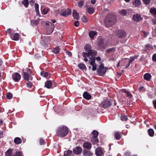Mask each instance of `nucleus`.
<instances>
[{
  "instance_id": "1",
  "label": "nucleus",
  "mask_w": 156,
  "mask_h": 156,
  "mask_svg": "<svg viewBox=\"0 0 156 156\" xmlns=\"http://www.w3.org/2000/svg\"><path fill=\"white\" fill-rule=\"evenodd\" d=\"M85 50L86 51L83 52L82 53L83 56L84 57V60L85 62H87L88 59L87 57L89 58V57L94 56L97 55L96 51L92 49L91 46L89 44H87L84 47Z\"/></svg>"
},
{
  "instance_id": "2",
  "label": "nucleus",
  "mask_w": 156,
  "mask_h": 156,
  "mask_svg": "<svg viewBox=\"0 0 156 156\" xmlns=\"http://www.w3.org/2000/svg\"><path fill=\"white\" fill-rule=\"evenodd\" d=\"M116 22L115 15L111 14H108L105 20V24L108 26H111L114 24Z\"/></svg>"
},
{
  "instance_id": "3",
  "label": "nucleus",
  "mask_w": 156,
  "mask_h": 156,
  "mask_svg": "<svg viewBox=\"0 0 156 156\" xmlns=\"http://www.w3.org/2000/svg\"><path fill=\"white\" fill-rule=\"evenodd\" d=\"M68 128L64 126L59 127L57 130V133L58 135L61 137L65 136L68 133Z\"/></svg>"
},
{
  "instance_id": "4",
  "label": "nucleus",
  "mask_w": 156,
  "mask_h": 156,
  "mask_svg": "<svg viewBox=\"0 0 156 156\" xmlns=\"http://www.w3.org/2000/svg\"><path fill=\"white\" fill-rule=\"evenodd\" d=\"M46 25L47 27H46V31L47 34H51L55 28V25L51 22L48 21L46 22Z\"/></svg>"
},
{
  "instance_id": "5",
  "label": "nucleus",
  "mask_w": 156,
  "mask_h": 156,
  "mask_svg": "<svg viewBox=\"0 0 156 156\" xmlns=\"http://www.w3.org/2000/svg\"><path fill=\"white\" fill-rule=\"evenodd\" d=\"M97 71L98 74L100 75L104 74L106 71V69L104 67V65L101 64L97 69Z\"/></svg>"
},
{
  "instance_id": "6",
  "label": "nucleus",
  "mask_w": 156,
  "mask_h": 156,
  "mask_svg": "<svg viewBox=\"0 0 156 156\" xmlns=\"http://www.w3.org/2000/svg\"><path fill=\"white\" fill-rule=\"evenodd\" d=\"M88 61H89L90 65H92V70L93 71L96 70V69L97 67L96 64L95 63V57L92 56L89 57V58Z\"/></svg>"
},
{
  "instance_id": "7",
  "label": "nucleus",
  "mask_w": 156,
  "mask_h": 156,
  "mask_svg": "<svg viewBox=\"0 0 156 156\" xmlns=\"http://www.w3.org/2000/svg\"><path fill=\"white\" fill-rule=\"evenodd\" d=\"M132 19L133 21L138 22L142 20L143 18L141 17V15L136 14L133 15Z\"/></svg>"
},
{
  "instance_id": "8",
  "label": "nucleus",
  "mask_w": 156,
  "mask_h": 156,
  "mask_svg": "<svg viewBox=\"0 0 156 156\" xmlns=\"http://www.w3.org/2000/svg\"><path fill=\"white\" fill-rule=\"evenodd\" d=\"M71 13V9H67L63 10V11H62L60 13V14L61 16H66L70 15Z\"/></svg>"
},
{
  "instance_id": "9",
  "label": "nucleus",
  "mask_w": 156,
  "mask_h": 156,
  "mask_svg": "<svg viewBox=\"0 0 156 156\" xmlns=\"http://www.w3.org/2000/svg\"><path fill=\"white\" fill-rule=\"evenodd\" d=\"M12 77L15 81L18 82L20 79L21 76L19 74L16 73L12 74Z\"/></svg>"
},
{
  "instance_id": "10",
  "label": "nucleus",
  "mask_w": 156,
  "mask_h": 156,
  "mask_svg": "<svg viewBox=\"0 0 156 156\" xmlns=\"http://www.w3.org/2000/svg\"><path fill=\"white\" fill-rule=\"evenodd\" d=\"M30 74V71H28L27 72H25L24 73L23 78L27 81H28L29 80H32V78L31 76H29V74Z\"/></svg>"
},
{
  "instance_id": "11",
  "label": "nucleus",
  "mask_w": 156,
  "mask_h": 156,
  "mask_svg": "<svg viewBox=\"0 0 156 156\" xmlns=\"http://www.w3.org/2000/svg\"><path fill=\"white\" fill-rule=\"evenodd\" d=\"M73 151L74 154L78 155L82 152V149L80 147H77L73 149Z\"/></svg>"
},
{
  "instance_id": "12",
  "label": "nucleus",
  "mask_w": 156,
  "mask_h": 156,
  "mask_svg": "<svg viewBox=\"0 0 156 156\" xmlns=\"http://www.w3.org/2000/svg\"><path fill=\"white\" fill-rule=\"evenodd\" d=\"M112 104V103L111 101L107 100L104 101L102 102L103 107L104 108H106L110 106Z\"/></svg>"
},
{
  "instance_id": "13",
  "label": "nucleus",
  "mask_w": 156,
  "mask_h": 156,
  "mask_svg": "<svg viewBox=\"0 0 156 156\" xmlns=\"http://www.w3.org/2000/svg\"><path fill=\"white\" fill-rule=\"evenodd\" d=\"M117 35L119 38L123 37L126 36V32L123 30H120L118 31Z\"/></svg>"
},
{
  "instance_id": "14",
  "label": "nucleus",
  "mask_w": 156,
  "mask_h": 156,
  "mask_svg": "<svg viewBox=\"0 0 156 156\" xmlns=\"http://www.w3.org/2000/svg\"><path fill=\"white\" fill-rule=\"evenodd\" d=\"M150 12L153 16L156 18V8L154 7L150 8Z\"/></svg>"
},
{
  "instance_id": "15",
  "label": "nucleus",
  "mask_w": 156,
  "mask_h": 156,
  "mask_svg": "<svg viewBox=\"0 0 156 156\" xmlns=\"http://www.w3.org/2000/svg\"><path fill=\"white\" fill-rule=\"evenodd\" d=\"M95 154L97 156H102L103 152L100 148H97L95 150Z\"/></svg>"
},
{
  "instance_id": "16",
  "label": "nucleus",
  "mask_w": 156,
  "mask_h": 156,
  "mask_svg": "<svg viewBox=\"0 0 156 156\" xmlns=\"http://www.w3.org/2000/svg\"><path fill=\"white\" fill-rule=\"evenodd\" d=\"M98 45L101 49L105 48L106 46V45L102 40H100L98 43Z\"/></svg>"
},
{
  "instance_id": "17",
  "label": "nucleus",
  "mask_w": 156,
  "mask_h": 156,
  "mask_svg": "<svg viewBox=\"0 0 156 156\" xmlns=\"http://www.w3.org/2000/svg\"><path fill=\"white\" fill-rule=\"evenodd\" d=\"M73 16L74 19L77 20L79 18V13L76 10H73Z\"/></svg>"
},
{
  "instance_id": "18",
  "label": "nucleus",
  "mask_w": 156,
  "mask_h": 156,
  "mask_svg": "<svg viewBox=\"0 0 156 156\" xmlns=\"http://www.w3.org/2000/svg\"><path fill=\"white\" fill-rule=\"evenodd\" d=\"M141 4L140 0H134L133 2V5L135 7H137L139 6Z\"/></svg>"
},
{
  "instance_id": "19",
  "label": "nucleus",
  "mask_w": 156,
  "mask_h": 156,
  "mask_svg": "<svg viewBox=\"0 0 156 156\" xmlns=\"http://www.w3.org/2000/svg\"><path fill=\"white\" fill-rule=\"evenodd\" d=\"M151 77V75L150 73H145L144 76V79L147 81H149Z\"/></svg>"
},
{
  "instance_id": "20",
  "label": "nucleus",
  "mask_w": 156,
  "mask_h": 156,
  "mask_svg": "<svg viewBox=\"0 0 156 156\" xmlns=\"http://www.w3.org/2000/svg\"><path fill=\"white\" fill-rule=\"evenodd\" d=\"M83 95L84 98L86 99L90 100L91 98V96L87 92H85Z\"/></svg>"
},
{
  "instance_id": "21",
  "label": "nucleus",
  "mask_w": 156,
  "mask_h": 156,
  "mask_svg": "<svg viewBox=\"0 0 156 156\" xmlns=\"http://www.w3.org/2000/svg\"><path fill=\"white\" fill-rule=\"evenodd\" d=\"M83 147L85 148L90 149L91 148V144L89 143L86 142L83 144Z\"/></svg>"
},
{
  "instance_id": "22",
  "label": "nucleus",
  "mask_w": 156,
  "mask_h": 156,
  "mask_svg": "<svg viewBox=\"0 0 156 156\" xmlns=\"http://www.w3.org/2000/svg\"><path fill=\"white\" fill-rule=\"evenodd\" d=\"M14 142L15 144H18L22 142L21 139L18 137L15 138L14 139Z\"/></svg>"
},
{
  "instance_id": "23",
  "label": "nucleus",
  "mask_w": 156,
  "mask_h": 156,
  "mask_svg": "<svg viewBox=\"0 0 156 156\" xmlns=\"http://www.w3.org/2000/svg\"><path fill=\"white\" fill-rule=\"evenodd\" d=\"M45 86L47 88H50L51 86V83L50 81H47L45 83Z\"/></svg>"
},
{
  "instance_id": "24",
  "label": "nucleus",
  "mask_w": 156,
  "mask_h": 156,
  "mask_svg": "<svg viewBox=\"0 0 156 156\" xmlns=\"http://www.w3.org/2000/svg\"><path fill=\"white\" fill-rule=\"evenodd\" d=\"M127 10L122 9V10H119L118 12L119 13L123 16H126L127 13Z\"/></svg>"
},
{
  "instance_id": "25",
  "label": "nucleus",
  "mask_w": 156,
  "mask_h": 156,
  "mask_svg": "<svg viewBox=\"0 0 156 156\" xmlns=\"http://www.w3.org/2000/svg\"><path fill=\"white\" fill-rule=\"evenodd\" d=\"M83 154L85 156H92V154L90 152L87 151V150H84Z\"/></svg>"
},
{
  "instance_id": "26",
  "label": "nucleus",
  "mask_w": 156,
  "mask_h": 156,
  "mask_svg": "<svg viewBox=\"0 0 156 156\" xmlns=\"http://www.w3.org/2000/svg\"><path fill=\"white\" fill-rule=\"evenodd\" d=\"M149 135L151 137H153L154 136V132L153 129H149L148 130Z\"/></svg>"
},
{
  "instance_id": "27",
  "label": "nucleus",
  "mask_w": 156,
  "mask_h": 156,
  "mask_svg": "<svg viewBox=\"0 0 156 156\" xmlns=\"http://www.w3.org/2000/svg\"><path fill=\"white\" fill-rule=\"evenodd\" d=\"M97 34V32L95 31H91L89 32V35L90 37L92 39L94 36Z\"/></svg>"
},
{
  "instance_id": "28",
  "label": "nucleus",
  "mask_w": 156,
  "mask_h": 156,
  "mask_svg": "<svg viewBox=\"0 0 156 156\" xmlns=\"http://www.w3.org/2000/svg\"><path fill=\"white\" fill-rule=\"evenodd\" d=\"M87 12L90 14H92L94 13V10L93 8L89 7L88 6H87Z\"/></svg>"
},
{
  "instance_id": "29",
  "label": "nucleus",
  "mask_w": 156,
  "mask_h": 156,
  "mask_svg": "<svg viewBox=\"0 0 156 156\" xmlns=\"http://www.w3.org/2000/svg\"><path fill=\"white\" fill-rule=\"evenodd\" d=\"M115 136L116 139L118 140H119L121 138V134L118 132L115 133Z\"/></svg>"
},
{
  "instance_id": "30",
  "label": "nucleus",
  "mask_w": 156,
  "mask_h": 156,
  "mask_svg": "<svg viewBox=\"0 0 156 156\" xmlns=\"http://www.w3.org/2000/svg\"><path fill=\"white\" fill-rule=\"evenodd\" d=\"M34 7L36 12L37 15H38L39 14V5L37 3H35L34 5Z\"/></svg>"
},
{
  "instance_id": "31",
  "label": "nucleus",
  "mask_w": 156,
  "mask_h": 156,
  "mask_svg": "<svg viewBox=\"0 0 156 156\" xmlns=\"http://www.w3.org/2000/svg\"><path fill=\"white\" fill-rule=\"evenodd\" d=\"M72 151L71 150H68L67 151H65L64 152V156H69L71 154Z\"/></svg>"
},
{
  "instance_id": "32",
  "label": "nucleus",
  "mask_w": 156,
  "mask_h": 156,
  "mask_svg": "<svg viewBox=\"0 0 156 156\" xmlns=\"http://www.w3.org/2000/svg\"><path fill=\"white\" fill-rule=\"evenodd\" d=\"M12 150L9 149L6 152L5 156H12Z\"/></svg>"
},
{
  "instance_id": "33",
  "label": "nucleus",
  "mask_w": 156,
  "mask_h": 156,
  "mask_svg": "<svg viewBox=\"0 0 156 156\" xmlns=\"http://www.w3.org/2000/svg\"><path fill=\"white\" fill-rule=\"evenodd\" d=\"M60 51V48L58 47H56L54 48L52 50V51L55 54H58Z\"/></svg>"
},
{
  "instance_id": "34",
  "label": "nucleus",
  "mask_w": 156,
  "mask_h": 156,
  "mask_svg": "<svg viewBox=\"0 0 156 156\" xmlns=\"http://www.w3.org/2000/svg\"><path fill=\"white\" fill-rule=\"evenodd\" d=\"M49 10V8H45L42 10L41 12L42 14L45 15L48 13Z\"/></svg>"
},
{
  "instance_id": "35",
  "label": "nucleus",
  "mask_w": 156,
  "mask_h": 156,
  "mask_svg": "<svg viewBox=\"0 0 156 156\" xmlns=\"http://www.w3.org/2000/svg\"><path fill=\"white\" fill-rule=\"evenodd\" d=\"M120 119L122 121H126L128 119L127 116L124 115H122L120 116Z\"/></svg>"
},
{
  "instance_id": "36",
  "label": "nucleus",
  "mask_w": 156,
  "mask_h": 156,
  "mask_svg": "<svg viewBox=\"0 0 156 156\" xmlns=\"http://www.w3.org/2000/svg\"><path fill=\"white\" fill-rule=\"evenodd\" d=\"M19 35L18 33H16L14 36L13 40L14 41H17L19 40Z\"/></svg>"
},
{
  "instance_id": "37",
  "label": "nucleus",
  "mask_w": 156,
  "mask_h": 156,
  "mask_svg": "<svg viewBox=\"0 0 156 156\" xmlns=\"http://www.w3.org/2000/svg\"><path fill=\"white\" fill-rule=\"evenodd\" d=\"M92 134H93V138H97L98 136V132L95 130H94L93 131Z\"/></svg>"
},
{
  "instance_id": "38",
  "label": "nucleus",
  "mask_w": 156,
  "mask_h": 156,
  "mask_svg": "<svg viewBox=\"0 0 156 156\" xmlns=\"http://www.w3.org/2000/svg\"><path fill=\"white\" fill-rule=\"evenodd\" d=\"M79 67L81 69H86V67L85 65L83 63L80 64L78 65Z\"/></svg>"
},
{
  "instance_id": "39",
  "label": "nucleus",
  "mask_w": 156,
  "mask_h": 156,
  "mask_svg": "<svg viewBox=\"0 0 156 156\" xmlns=\"http://www.w3.org/2000/svg\"><path fill=\"white\" fill-rule=\"evenodd\" d=\"M31 23L32 25H35L39 23V20H33L31 21Z\"/></svg>"
},
{
  "instance_id": "40",
  "label": "nucleus",
  "mask_w": 156,
  "mask_h": 156,
  "mask_svg": "<svg viewBox=\"0 0 156 156\" xmlns=\"http://www.w3.org/2000/svg\"><path fill=\"white\" fill-rule=\"evenodd\" d=\"M23 4L24 5L25 7H28L29 2L28 0H24L22 2Z\"/></svg>"
},
{
  "instance_id": "41",
  "label": "nucleus",
  "mask_w": 156,
  "mask_h": 156,
  "mask_svg": "<svg viewBox=\"0 0 156 156\" xmlns=\"http://www.w3.org/2000/svg\"><path fill=\"white\" fill-rule=\"evenodd\" d=\"M41 75L42 76L46 77L48 75V73L47 72H42L41 73Z\"/></svg>"
},
{
  "instance_id": "42",
  "label": "nucleus",
  "mask_w": 156,
  "mask_h": 156,
  "mask_svg": "<svg viewBox=\"0 0 156 156\" xmlns=\"http://www.w3.org/2000/svg\"><path fill=\"white\" fill-rule=\"evenodd\" d=\"M144 3L146 5H149L151 2V0H142Z\"/></svg>"
},
{
  "instance_id": "43",
  "label": "nucleus",
  "mask_w": 156,
  "mask_h": 156,
  "mask_svg": "<svg viewBox=\"0 0 156 156\" xmlns=\"http://www.w3.org/2000/svg\"><path fill=\"white\" fill-rule=\"evenodd\" d=\"M12 94L10 93H8L6 95L7 98L9 99H11L12 97Z\"/></svg>"
},
{
  "instance_id": "44",
  "label": "nucleus",
  "mask_w": 156,
  "mask_h": 156,
  "mask_svg": "<svg viewBox=\"0 0 156 156\" xmlns=\"http://www.w3.org/2000/svg\"><path fill=\"white\" fill-rule=\"evenodd\" d=\"M81 20L82 22L84 23H87V18L84 16H83Z\"/></svg>"
},
{
  "instance_id": "45",
  "label": "nucleus",
  "mask_w": 156,
  "mask_h": 156,
  "mask_svg": "<svg viewBox=\"0 0 156 156\" xmlns=\"http://www.w3.org/2000/svg\"><path fill=\"white\" fill-rule=\"evenodd\" d=\"M115 51V48H109L107 50L106 52L107 53H109L111 51Z\"/></svg>"
},
{
  "instance_id": "46",
  "label": "nucleus",
  "mask_w": 156,
  "mask_h": 156,
  "mask_svg": "<svg viewBox=\"0 0 156 156\" xmlns=\"http://www.w3.org/2000/svg\"><path fill=\"white\" fill-rule=\"evenodd\" d=\"M92 142L94 144H95L96 143L98 142V140L96 139V138H93L92 140Z\"/></svg>"
},
{
  "instance_id": "47",
  "label": "nucleus",
  "mask_w": 156,
  "mask_h": 156,
  "mask_svg": "<svg viewBox=\"0 0 156 156\" xmlns=\"http://www.w3.org/2000/svg\"><path fill=\"white\" fill-rule=\"evenodd\" d=\"M13 156H22L21 152L17 151Z\"/></svg>"
},
{
  "instance_id": "48",
  "label": "nucleus",
  "mask_w": 156,
  "mask_h": 156,
  "mask_svg": "<svg viewBox=\"0 0 156 156\" xmlns=\"http://www.w3.org/2000/svg\"><path fill=\"white\" fill-rule=\"evenodd\" d=\"M135 58L136 57H130L129 62V63H131L135 59Z\"/></svg>"
},
{
  "instance_id": "49",
  "label": "nucleus",
  "mask_w": 156,
  "mask_h": 156,
  "mask_svg": "<svg viewBox=\"0 0 156 156\" xmlns=\"http://www.w3.org/2000/svg\"><path fill=\"white\" fill-rule=\"evenodd\" d=\"M45 143L44 140L43 138H41L40 139V144L41 145L44 144Z\"/></svg>"
},
{
  "instance_id": "50",
  "label": "nucleus",
  "mask_w": 156,
  "mask_h": 156,
  "mask_svg": "<svg viewBox=\"0 0 156 156\" xmlns=\"http://www.w3.org/2000/svg\"><path fill=\"white\" fill-rule=\"evenodd\" d=\"M27 86L28 87L31 88L32 86V83L30 81H28L27 83Z\"/></svg>"
},
{
  "instance_id": "51",
  "label": "nucleus",
  "mask_w": 156,
  "mask_h": 156,
  "mask_svg": "<svg viewBox=\"0 0 156 156\" xmlns=\"http://www.w3.org/2000/svg\"><path fill=\"white\" fill-rule=\"evenodd\" d=\"M146 48H149V49H152L153 48V46L150 44H146L145 46Z\"/></svg>"
},
{
  "instance_id": "52",
  "label": "nucleus",
  "mask_w": 156,
  "mask_h": 156,
  "mask_svg": "<svg viewBox=\"0 0 156 156\" xmlns=\"http://www.w3.org/2000/svg\"><path fill=\"white\" fill-rule=\"evenodd\" d=\"M6 32L10 36H11L12 35V30L10 29H8L7 30Z\"/></svg>"
},
{
  "instance_id": "53",
  "label": "nucleus",
  "mask_w": 156,
  "mask_h": 156,
  "mask_svg": "<svg viewBox=\"0 0 156 156\" xmlns=\"http://www.w3.org/2000/svg\"><path fill=\"white\" fill-rule=\"evenodd\" d=\"M152 60L154 61H156V54H154L153 55L152 57Z\"/></svg>"
},
{
  "instance_id": "54",
  "label": "nucleus",
  "mask_w": 156,
  "mask_h": 156,
  "mask_svg": "<svg viewBox=\"0 0 156 156\" xmlns=\"http://www.w3.org/2000/svg\"><path fill=\"white\" fill-rule=\"evenodd\" d=\"M126 94V96L129 98H130L132 96V95L129 92L127 93Z\"/></svg>"
},
{
  "instance_id": "55",
  "label": "nucleus",
  "mask_w": 156,
  "mask_h": 156,
  "mask_svg": "<svg viewBox=\"0 0 156 156\" xmlns=\"http://www.w3.org/2000/svg\"><path fill=\"white\" fill-rule=\"evenodd\" d=\"M83 1H80L78 3V6L80 7H81L83 5Z\"/></svg>"
},
{
  "instance_id": "56",
  "label": "nucleus",
  "mask_w": 156,
  "mask_h": 156,
  "mask_svg": "<svg viewBox=\"0 0 156 156\" xmlns=\"http://www.w3.org/2000/svg\"><path fill=\"white\" fill-rule=\"evenodd\" d=\"M74 25L76 27H78L79 25V22L77 20L75 21L74 22Z\"/></svg>"
},
{
  "instance_id": "57",
  "label": "nucleus",
  "mask_w": 156,
  "mask_h": 156,
  "mask_svg": "<svg viewBox=\"0 0 156 156\" xmlns=\"http://www.w3.org/2000/svg\"><path fill=\"white\" fill-rule=\"evenodd\" d=\"M66 53L70 57L72 55V54L71 52L69 51H67Z\"/></svg>"
},
{
  "instance_id": "58",
  "label": "nucleus",
  "mask_w": 156,
  "mask_h": 156,
  "mask_svg": "<svg viewBox=\"0 0 156 156\" xmlns=\"http://www.w3.org/2000/svg\"><path fill=\"white\" fill-rule=\"evenodd\" d=\"M143 33L144 34V37H146L148 35V34L145 32V31H143Z\"/></svg>"
},
{
  "instance_id": "59",
  "label": "nucleus",
  "mask_w": 156,
  "mask_h": 156,
  "mask_svg": "<svg viewBox=\"0 0 156 156\" xmlns=\"http://www.w3.org/2000/svg\"><path fill=\"white\" fill-rule=\"evenodd\" d=\"M153 104L154 106V108L156 109V100L153 101Z\"/></svg>"
},
{
  "instance_id": "60",
  "label": "nucleus",
  "mask_w": 156,
  "mask_h": 156,
  "mask_svg": "<svg viewBox=\"0 0 156 156\" xmlns=\"http://www.w3.org/2000/svg\"><path fill=\"white\" fill-rule=\"evenodd\" d=\"M129 91H127L125 89H123L122 90V92H125L126 93V94Z\"/></svg>"
},
{
  "instance_id": "61",
  "label": "nucleus",
  "mask_w": 156,
  "mask_h": 156,
  "mask_svg": "<svg viewBox=\"0 0 156 156\" xmlns=\"http://www.w3.org/2000/svg\"><path fill=\"white\" fill-rule=\"evenodd\" d=\"M95 2H96L95 0H91V3L93 4H94L95 3Z\"/></svg>"
},
{
  "instance_id": "62",
  "label": "nucleus",
  "mask_w": 156,
  "mask_h": 156,
  "mask_svg": "<svg viewBox=\"0 0 156 156\" xmlns=\"http://www.w3.org/2000/svg\"><path fill=\"white\" fill-rule=\"evenodd\" d=\"M144 87L142 86L140 87L139 88V90H140V92H141L142 91V90L143 89Z\"/></svg>"
},
{
  "instance_id": "63",
  "label": "nucleus",
  "mask_w": 156,
  "mask_h": 156,
  "mask_svg": "<svg viewBox=\"0 0 156 156\" xmlns=\"http://www.w3.org/2000/svg\"><path fill=\"white\" fill-rule=\"evenodd\" d=\"M96 60L98 61H100L101 60V58L99 57H98L96 58Z\"/></svg>"
},
{
  "instance_id": "64",
  "label": "nucleus",
  "mask_w": 156,
  "mask_h": 156,
  "mask_svg": "<svg viewBox=\"0 0 156 156\" xmlns=\"http://www.w3.org/2000/svg\"><path fill=\"white\" fill-rule=\"evenodd\" d=\"M152 21L154 24H155L156 23V20L155 19H152Z\"/></svg>"
}]
</instances>
